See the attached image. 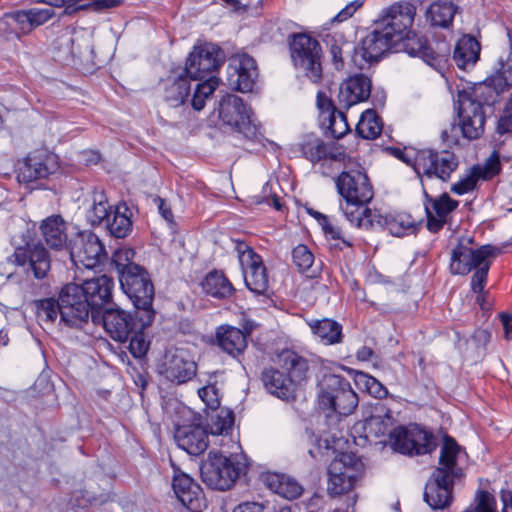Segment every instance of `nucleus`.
Returning a JSON list of instances; mask_svg holds the SVG:
<instances>
[{
    "instance_id": "obj_1",
    "label": "nucleus",
    "mask_w": 512,
    "mask_h": 512,
    "mask_svg": "<svg viewBox=\"0 0 512 512\" xmlns=\"http://www.w3.org/2000/svg\"><path fill=\"white\" fill-rule=\"evenodd\" d=\"M512 79L510 54L506 59L499 58L494 73L471 91L458 92L456 105L459 126L467 139H477L484 132L485 113L483 106L494 105L500 96L509 90Z\"/></svg>"
},
{
    "instance_id": "obj_2",
    "label": "nucleus",
    "mask_w": 512,
    "mask_h": 512,
    "mask_svg": "<svg viewBox=\"0 0 512 512\" xmlns=\"http://www.w3.org/2000/svg\"><path fill=\"white\" fill-rule=\"evenodd\" d=\"M134 252L131 249L118 250L113 255V263L119 273L123 292L141 314L142 327H148L155 318L153 300L154 285L147 270L132 262Z\"/></svg>"
},
{
    "instance_id": "obj_3",
    "label": "nucleus",
    "mask_w": 512,
    "mask_h": 512,
    "mask_svg": "<svg viewBox=\"0 0 512 512\" xmlns=\"http://www.w3.org/2000/svg\"><path fill=\"white\" fill-rule=\"evenodd\" d=\"M336 186L339 194L346 200L343 211L351 224L363 229H370L375 223L382 225V217L366 207L374 193L364 172H342L336 180Z\"/></svg>"
},
{
    "instance_id": "obj_4",
    "label": "nucleus",
    "mask_w": 512,
    "mask_h": 512,
    "mask_svg": "<svg viewBox=\"0 0 512 512\" xmlns=\"http://www.w3.org/2000/svg\"><path fill=\"white\" fill-rule=\"evenodd\" d=\"M460 450L453 438L445 436L439 466L432 472L424 490V500L434 510L444 509L453 501L454 483L463 477V470L457 464Z\"/></svg>"
},
{
    "instance_id": "obj_5",
    "label": "nucleus",
    "mask_w": 512,
    "mask_h": 512,
    "mask_svg": "<svg viewBox=\"0 0 512 512\" xmlns=\"http://www.w3.org/2000/svg\"><path fill=\"white\" fill-rule=\"evenodd\" d=\"M277 363L288 376L270 367L263 370L261 379L269 393L281 399H289L294 396L296 383L306 378L309 364L307 359L289 349L278 354Z\"/></svg>"
},
{
    "instance_id": "obj_6",
    "label": "nucleus",
    "mask_w": 512,
    "mask_h": 512,
    "mask_svg": "<svg viewBox=\"0 0 512 512\" xmlns=\"http://www.w3.org/2000/svg\"><path fill=\"white\" fill-rule=\"evenodd\" d=\"M319 406L339 415H350L358 405L359 399L350 382L336 374L325 375L318 395Z\"/></svg>"
},
{
    "instance_id": "obj_7",
    "label": "nucleus",
    "mask_w": 512,
    "mask_h": 512,
    "mask_svg": "<svg viewBox=\"0 0 512 512\" xmlns=\"http://www.w3.org/2000/svg\"><path fill=\"white\" fill-rule=\"evenodd\" d=\"M289 49L294 67L311 82L319 83L323 73L320 43L306 33H298L289 37Z\"/></svg>"
},
{
    "instance_id": "obj_8",
    "label": "nucleus",
    "mask_w": 512,
    "mask_h": 512,
    "mask_svg": "<svg viewBox=\"0 0 512 512\" xmlns=\"http://www.w3.org/2000/svg\"><path fill=\"white\" fill-rule=\"evenodd\" d=\"M244 465L232 457L218 452H210L201 465V477L204 483L216 490L230 489L242 471Z\"/></svg>"
},
{
    "instance_id": "obj_9",
    "label": "nucleus",
    "mask_w": 512,
    "mask_h": 512,
    "mask_svg": "<svg viewBox=\"0 0 512 512\" xmlns=\"http://www.w3.org/2000/svg\"><path fill=\"white\" fill-rule=\"evenodd\" d=\"M459 165L458 157L450 151L422 150L416 154L413 169L424 187V179L447 181Z\"/></svg>"
},
{
    "instance_id": "obj_10",
    "label": "nucleus",
    "mask_w": 512,
    "mask_h": 512,
    "mask_svg": "<svg viewBox=\"0 0 512 512\" xmlns=\"http://www.w3.org/2000/svg\"><path fill=\"white\" fill-rule=\"evenodd\" d=\"M361 466L354 453L338 454L328 467V494L331 497L348 494L354 488Z\"/></svg>"
},
{
    "instance_id": "obj_11",
    "label": "nucleus",
    "mask_w": 512,
    "mask_h": 512,
    "mask_svg": "<svg viewBox=\"0 0 512 512\" xmlns=\"http://www.w3.org/2000/svg\"><path fill=\"white\" fill-rule=\"evenodd\" d=\"M392 449L404 455H423L437 447L434 435L417 425L398 426L390 432Z\"/></svg>"
},
{
    "instance_id": "obj_12",
    "label": "nucleus",
    "mask_w": 512,
    "mask_h": 512,
    "mask_svg": "<svg viewBox=\"0 0 512 512\" xmlns=\"http://www.w3.org/2000/svg\"><path fill=\"white\" fill-rule=\"evenodd\" d=\"M60 321L68 327L79 328L88 322L91 309L80 286L75 283L65 285L59 293Z\"/></svg>"
},
{
    "instance_id": "obj_13",
    "label": "nucleus",
    "mask_w": 512,
    "mask_h": 512,
    "mask_svg": "<svg viewBox=\"0 0 512 512\" xmlns=\"http://www.w3.org/2000/svg\"><path fill=\"white\" fill-rule=\"evenodd\" d=\"M219 118L227 126L243 134L246 138L253 139L258 134V126L252 119L251 110L243 100L234 95L224 96L219 103Z\"/></svg>"
},
{
    "instance_id": "obj_14",
    "label": "nucleus",
    "mask_w": 512,
    "mask_h": 512,
    "mask_svg": "<svg viewBox=\"0 0 512 512\" xmlns=\"http://www.w3.org/2000/svg\"><path fill=\"white\" fill-rule=\"evenodd\" d=\"M225 58L224 51L215 44L196 45L190 52L183 71L190 79L201 80L218 70Z\"/></svg>"
},
{
    "instance_id": "obj_15",
    "label": "nucleus",
    "mask_w": 512,
    "mask_h": 512,
    "mask_svg": "<svg viewBox=\"0 0 512 512\" xmlns=\"http://www.w3.org/2000/svg\"><path fill=\"white\" fill-rule=\"evenodd\" d=\"M398 42L384 28L377 25V28L366 35L361 46L356 47L352 56L353 63L361 70L369 67L389 51Z\"/></svg>"
},
{
    "instance_id": "obj_16",
    "label": "nucleus",
    "mask_w": 512,
    "mask_h": 512,
    "mask_svg": "<svg viewBox=\"0 0 512 512\" xmlns=\"http://www.w3.org/2000/svg\"><path fill=\"white\" fill-rule=\"evenodd\" d=\"M70 257L75 265L92 269L106 259L107 254L99 237L90 232H79L70 247Z\"/></svg>"
},
{
    "instance_id": "obj_17",
    "label": "nucleus",
    "mask_w": 512,
    "mask_h": 512,
    "mask_svg": "<svg viewBox=\"0 0 512 512\" xmlns=\"http://www.w3.org/2000/svg\"><path fill=\"white\" fill-rule=\"evenodd\" d=\"M416 15V7L410 2L395 3L383 11L377 22L398 42L405 35L412 34L411 27Z\"/></svg>"
},
{
    "instance_id": "obj_18",
    "label": "nucleus",
    "mask_w": 512,
    "mask_h": 512,
    "mask_svg": "<svg viewBox=\"0 0 512 512\" xmlns=\"http://www.w3.org/2000/svg\"><path fill=\"white\" fill-rule=\"evenodd\" d=\"M141 314L136 309L135 315L120 308H106L101 315V321L105 331L112 339L118 342H126L135 330H144L142 327Z\"/></svg>"
},
{
    "instance_id": "obj_19",
    "label": "nucleus",
    "mask_w": 512,
    "mask_h": 512,
    "mask_svg": "<svg viewBox=\"0 0 512 512\" xmlns=\"http://www.w3.org/2000/svg\"><path fill=\"white\" fill-rule=\"evenodd\" d=\"M196 371L195 361L183 348L167 351L163 362L159 365V373L168 381L178 385L191 380L196 375Z\"/></svg>"
},
{
    "instance_id": "obj_20",
    "label": "nucleus",
    "mask_w": 512,
    "mask_h": 512,
    "mask_svg": "<svg viewBox=\"0 0 512 512\" xmlns=\"http://www.w3.org/2000/svg\"><path fill=\"white\" fill-rule=\"evenodd\" d=\"M11 259L16 265L24 267L26 272H31L38 280L46 278L51 269L50 254L40 243L17 247Z\"/></svg>"
},
{
    "instance_id": "obj_21",
    "label": "nucleus",
    "mask_w": 512,
    "mask_h": 512,
    "mask_svg": "<svg viewBox=\"0 0 512 512\" xmlns=\"http://www.w3.org/2000/svg\"><path fill=\"white\" fill-rule=\"evenodd\" d=\"M239 252L246 287L256 295H265L269 280L262 258L245 244L240 245Z\"/></svg>"
},
{
    "instance_id": "obj_22",
    "label": "nucleus",
    "mask_w": 512,
    "mask_h": 512,
    "mask_svg": "<svg viewBox=\"0 0 512 512\" xmlns=\"http://www.w3.org/2000/svg\"><path fill=\"white\" fill-rule=\"evenodd\" d=\"M258 77L256 61L246 53L229 58L227 81L231 88L242 93L250 92Z\"/></svg>"
},
{
    "instance_id": "obj_23",
    "label": "nucleus",
    "mask_w": 512,
    "mask_h": 512,
    "mask_svg": "<svg viewBox=\"0 0 512 512\" xmlns=\"http://www.w3.org/2000/svg\"><path fill=\"white\" fill-rule=\"evenodd\" d=\"M55 48L63 54L65 60L86 59L92 57L91 38L83 31L66 27L55 40Z\"/></svg>"
},
{
    "instance_id": "obj_24",
    "label": "nucleus",
    "mask_w": 512,
    "mask_h": 512,
    "mask_svg": "<svg viewBox=\"0 0 512 512\" xmlns=\"http://www.w3.org/2000/svg\"><path fill=\"white\" fill-rule=\"evenodd\" d=\"M80 286L84 297L87 298L93 322L99 319V310L112 300L114 282L111 277L101 275L84 281Z\"/></svg>"
},
{
    "instance_id": "obj_25",
    "label": "nucleus",
    "mask_w": 512,
    "mask_h": 512,
    "mask_svg": "<svg viewBox=\"0 0 512 512\" xmlns=\"http://www.w3.org/2000/svg\"><path fill=\"white\" fill-rule=\"evenodd\" d=\"M497 249L484 245L480 248L473 250L471 247L458 244L452 251L450 269L454 274H467L480 263L484 262L485 258L493 257Z\"/></svg>"
},
{
    "instance_id": "obj_26",
    "label": "nucleus",
    "mask_w": 512,
    "mask_h": 512,
    "mask_svg": "<svg viewBox=\"0 0 512 512\" xmlns=\"http://www.w3.org/2000/svg\"><path fill=\"white\" fill-rule=\"evenodd\" d=\"M58 169L56 156L45 151L35 152L27 156L19 169L20 181L33 182L47 178Z\"/></svg>"
},
{
    "instance_id": "obj_27",
    "label": "nucleus",
    "mask_w": 512,
    "mask_h": 512,
    "mask_svg": "<svg viewBox=\"0 0 512 512\" xmlns=\"http://www.w3.org/2000/svg\"><path fill=\"white\" fill-rule=\"evenodd\" d=\"M173 491L184 507L190 512H201L206 507L203 491L189 475L175 474L172 482Z\"/></svg>"
},
{
    "instance_id": "obj_28",
    "label": "nucleus",
    "mask_w": 512,
    "mask_h": 512,
    "mask_svg": "<svg viewBox=\"0 0 512 512\" xmlns=\"http://www.w3.org/2000/svg\"><path fill=\"white\" fill-rule=\"evenodd\" d=\"M370 93L371 80L363 74H356L340 85L337 105L340 106V109H349L360 102L366 101Z\"/></svg>"
},
{
    "instance_id": "obj_29",
    "label": "nucleus",
    "mask_w": 512,
    "mask_h": 512,
    "mask_svg": "<svg viewBox=\"0 0 512 512\" xmlns=\"http://www.w3.org/2000/svg\"><path fill=\"white\" fill-rule=\"evenodd\" d=\"M500 171L499 151L494 150L483 166L475 165L471 168L468 175L460 179L451 186V192L463 195L472 191L478 180H488L498 174Z\"/></svg>"
},
{
    "instance_id": "obj_30",
    "label": "nucleus",
    "mask_w": 512,
    "mask_h": 512,
    "mask_svg": "<svg viewBox=\"0 0 512 512\" xmlns=\"http://www.w3.org/2000/svg\"><path fill=\"white\" fill-rule=\"evenodd\" d=\"M174 438L178 447L190 455H200L208 447V431L199 424L178 425Z\"/></svg>"
},
{
    "instance_id": "obj_31",
    "label": "nucleus",
    "mask_w": 512,
    "mask_h": 512,
    "mask_svg": "<svg viewBox=\"0 0 512 512\" xmlns=\"http://www.w3.org/2000/svg\"><path fill=\"white\" fill-rule=\"evenodd\" d=\"M424 195L429 202V204H425L427 229L432 233H436L442 229L448 215L457 208L458 202L450 198L447 193L433 199L424 190Z\"/></svg>"
},
{
    "instance_id": "obj_32",
    "label": "nucleus",
    "mask_w": 512,
    "mask_h": 512,
    "mask_svg": "<svg viewBox=\"0 0 512 512\" xmlns=\"http://www.w3.org/2000/svg\"><path fill=\"white\" fill-rule=\"evenodd\" d=\"M39 229L44 242L50 249L62 251L69 248L68 224L61 215H51L45 218Z\"/></svg>"
},
{
    "instance_id": "obj_33",
    "label": "nucleus",
    "mask_w": 512,
    "mask_h": 512,
    "mask_svg": "<svg viewBox=\"0 0 512 512\" xmlns=\"http://www.w3.org/2000/svg\"><path fill=\"white\" fill-rule=\"evenodd\" d=\"M302 155L313 164L326 161H341L345 154L336 146L335 143H325L317 137H308L301 144Z\"/></svg>"
},
{
    "instance_id": "obj_34",
    "label": "nucleus",
    "mask_w": 512,
    "mask_h": 512,
    "mask_svg": "<svg viewBox=\"0 0 512 512\" xmlns=\"http://www.w3.org/2000/svg\"><path fill=\"white\" fill-rule=\"evenodd\" d=\"M402 48L410 56L419 57L431 67L438 69L443 61L442 56L436 54L428 45L427 40L422 36L416 35L414 32L410 35H405L400 41Z\"/></svg>"
},
{
    "instance_id": "obj_35",
    "label": "nucleus",
    "mask_w": 512,
    "mask_h": 512,
    "mask_svg": "<svg viewBox=\"0 0 512 512\" xmlns=\"http://www.w3.org/2000/svg\"><path fill=\"white\" fill-rule=\"evenodd\" d=\"M263 482L272 492L288 500L297 499L303 493L302 485L285 474L267 473L263 476Z\"/></svg>"
},
{
    "instance_id": "obj_36",
    "label": "nucleus",
    "mask_w": 512,
    "mask_h": 512,
    "mask_svg": "<svg viewBox=\"0 0 512 512\" xmlns=\"http://www.w3.org/2000/svg\"><path fill=\"white\" fill-rule=\"evenodd\" d=\"M219 347L226 353L237 356L247 347L246 335L239 328L221 326L216 331Z\"/></svg>"
},
{
    "instance_id": "obj_37",
    "label": "nucleus",
    "mask_w": 512,
    "mask_h": 512,
    "mask_svg": "<svg viewBox=\"0 0 512 512\" xmlns=\"http://www.w3.org/2000/svg\"><path fill=\"white\" fill-rule=\"evenodd\" d=\"M189 79L184 71L168 78L164 99L170 106L178 107L185 102L190 91Z\"/></svg>"
},
{
    "instance_id": "obj_38",
    "label": "nucleus",
    "mask_w": 512,
    "mask_h": 512,
    "mask_svg": "<svg viewBox=\"0 0 512 512\" xmlns=\"http://www.w3.org/2000/svg\"><path fill=\"white\" fill-rule=\"evenodd\" d=\"M480 44L472 36L465 35L460 38L455 46L453 59L461 69L473 66L479 59Z\"/></svg>"
},
{
    "instance_id": "obj_39",
    "label": "nucleus",
    "mask_w": 512,
    "mask_h": 512,
    "mask_svg": "<svg viewBox=\"0 0 512 512\" xmlns=\"http://www.w3.org/2000/svg\"><path fill=\"white\" fill-rule=\"evenodd\" d=\"M324 43L328 49V53L331 57V61L337 70H341L344 67V54H350L357 48L352 42L347 41L343 34L333 33L326 35Z\"/></svg>"
},
{
    "instance_id": "obj_40",
    "label": "nucleus",
    "mask_w": 512,
    "mask_h": 512,
    "mask_svg": "<svg viewBox=\"0 0 512 512\" xmlns=\"http://www.w3.org/2000/svg\"><path fill=\"white\" fill-rule=\"evenodd\" d=\"M130 210L126 204L117 205L105 223L106 229L115 238H125L132 230Z\"/></svg>"
},
{
    "instance_id": "obj_41",
    "label": "nucleus",
    "mask_w": 512,
    "mask_h": 512,
    "mask_svg": "<svg viewBox=\"0 0 512 512\" xmlns=\"http://www.w3.org/2000/svg\"><path fill=\"white\" fill-rule=\"evenodd\" d=\"M202 288L206 294L225 299L231 297L235 289L224 273L214 270L209 272L202 281Z\"/></svg>"
},
{
    "instance_id": "obj_42",
    "label": "nucleus",
    "mask_w": 512,
    "mask_h": 512,
    "mask_svg": "<svg viewBox=\"0 0 512 512\" xmlns=\"http://www.w3.org/2000/svg\"><path fill=\"white\" fill-rule=\"evenodd\" d=\"M317 102L321 109L325 107L329 109L332 107V113L330 116L329 130L334 138L340 139L350 131V127L347 122V117L344 113L345 109H340V106L334 107L329 99L322 93L317 94Z\"/></svg>"
},
{
    "instance_id": "obj_43",
    "label": "nucleus",
    "mask_w": 512,
    "mask_h": 512,
    "mask_svg": "<svg viewBox=\"0 0 512 512\" xmlns=\"http://www.w3.org/2000/svg\"><path fill=\"white\" fill-rule=\"evenodd\" d=\"M376 412L377 413L371 415L365 420L364 429L367 436L371 435L378 438L386 434L390 435V432L392 431L391 428L393 426L391 411L387 408L381 407L380 409H376Z\"/></svg>"
},
{
    "instance_id": "obj_44",
    "label": "nucleus",
    "mask_w": 512,
    "mask_h": 512,
    "mask_svg": "<svg viewBox=\"0 0 512 512\" xmlns=\"http://www.w3.org/2000/svg\"><path fill=\"white\" fill-rule=\"evenodd\" d=\"M309 326L325 344L332 345L342 341V326L334 320H316L310 322Z\"/></svg>"
},
{
    "instance_id": "obj_45",
    "label": "nucleus",
    "mask_w": 512,
    "mask_h": 512,
    "mask_svg": "<svg viewBox=\"0 0 512 512\" xmlns=\"http://www.w3.org/2000/svg\"><path fill=\"white\" fill-rule=\"evenodd\" d=\"M457 10V6L452 2H434L427 10V18L430 20L431 25L447 28L452 23Z\"/></svg>"
},
{
    "instance_id": "obj_46",
    "label": "nucleus",
    "mask_w": 512,
    "mask_h": 512,
    "mask_svg": "<svg viewBox=\"0 0 512 512\" xmlns=\"http://www.w3.org/2000/svg\"><path fill=\"white\" fill-rule=\"evenodd\" d=\"M383 128L381 118L372 109L364 111L356 126L357 134L368 140L376 139L380 136Z\"/></svg>"
},
{
    "instance_id": "obj_47",
    "label": "nucleus",
    "mask_w": 512,
    "mask_h": 512,
    "mask_svg": "<svg viewBox=\"0 0 512 512\" xmlns=\"http://www.w3.org/2000/svg\"><path fill=\"white\" fill-rule=\"evenodd\" d=\"M113 209L105 194L102 191H95L92 197V206L87 212V219L92 226L106 223Z\"/></svg>"
},
{
    "instance_id": "obj_48",
    "label": "nucleus",
    "mask_w": 512,
    "mask_h": 512,
    "mask_svg": "<svg viewBox=\"0 0 512 512\" xmlns=\"http://www.w3.org/2000/svg\"><path fill=\"white\" fill-rule=\"evenodd\" d=\"M234 414L229 409H221L210 416L207 424L212 435H227L233 428Z\"/></svg>"
},
{
    "instance_id": "obj_49",
    "label": "nucleus",
    "mask_w": 512,
    "mask_h": 512,
    "mask_svg": "<svg viewBox=\"0 0 512 512\" xmlns=\"http://www.w3.org/2000/svg\"><path fill=\"white\" fill-rule=\"evenodd\" d=\"M32 305L39 322L52 323L60 315L59 301L54 298L35 300Z\"/></svg>"
},
{
    "instance_id": "obj_50",
    "label": "nucleus",
    "mask_w": 512,
    "mask_h": 512,
    "mask_svg": "<svg viewBox=\"0 0 512 512\" xmlns=\"http://www.w3.org/2000/svg\"><path fill=\"white\" fill-rule=\"evenodd\" d=\"M219 85L217 77L210 76L205 81L196 85L191 103L195 110H201L205 106L206 100L213 94Z\"/></svg>"
},
{
    "instance_id": "obj_51",
    "label": "nucleus",
    "mask_w": 512,
    "mask_h": 512,
    "mask_svg": "<svg viewBox=\"0 0 512 512\" xmlns=\"http://www.w3.org/2000/svg\"><path fill=\"white\" fill-rule=\"evenodd\" d=\"M355 382L375 398L381 399L388 394V390L376 378L364 372L356 374Z\"/></svg>"
},
{
    "instance_id": "obj_52",
    "label": "nucleus",
    "mask_w": 512,
    "mask_h": 512,
    "mask_svg": "<svg viewBox=\"0 0 512 512\" xmlns=\"http://www.w3.org/2000/svg\"><path fill=\"white\" fill-rule=\"evenodd\" d=\"M468 512H497L494 496L485 490H477L473 503L466 509Z\"/></svg>"
},
{
    "instance_id": "obj_53",
    "label": "nucleus",
    "mask_w": 512,
    "mask_h": 512,
    "mask_svg": "<svg viewBox=\"0 0 512 512\" xmlns=\"http://www.w3.org/2000/svg\"><path fill=\"white\" fill-rule=\"evenodd\" d=\"M144 330H135L132 332L129 340V351L135 358H142L146 355L149 348V341L146 340Z\"/></svg>"
},
{
    "instance_id": "obj_54",
    "label": "nucleus",
    "mask_w": 512,
    "mask_h": 512,
    "mask_svg": "<svg viewBox=\"0 0 512 512\" xmlns=\"http://www.w3.org/2000/svg\"><path fill=\"white\" fill-rule=\"evenodd\" d=\"M292 259L293 263L300 271L308 270L314 262L313 254L307 246L302 244L292 250Z\"/></svg>"
},
{
    "instance_id": "obj_55",
    "label": "nucleus",
    "mask_w": 512,
    "mask_h": 512,
    "mask_svg": "<svg viewBox=\"0 0 512 512\" xmlns=\"http://www.w3.org/2000/svg\"><path fill=\"white\" fill-rule=\"evenodd\" d=\"M490 268L489 258H485L483 263L473 268L475 270L472 280L471 289L475 293H481L487 282V275Z\"/></svg>"
},
{
    "instance_id": "obj_56",
    "label": "nucleus",
    "mask_w": 512,
    "mask_h": 512,
    "mask_svg": "<svg viewBox=\"0 0 512 512\" xmlns=\"http://www.w3.org/2000/svg\"><path fill=\"white\" fill-rule=\"evenodd\" d=\"M315 217L317 218V220H318L319 224L321 225L323 232L327 238H331L334 240H342V242L347 247L352 246V244L349 241L345 240L342 237L341 229L338 226L333 225L327 216H325L319 212H316Z\"/></svg>"
},
{
    "instance_id": "obj_57",
    "label": "nucleus",
    "mask_w": 512,
    "mask_h": 512,
    "mask_svg": "<svg viewBox=\"0 0 512 512\" xmlns=\"http://www.w3.org/2000/svg\"><path fill=\"white\" fill-rule=\"evenodd\" d=\"M198 395L211 410L218 409L220 405L218 389L215 385H207L198 390Z\"/></svg>"
},
{
    "instance_id": "obj_58",
    "label": "nucleus",
    "mask_w": 512,
    "mask_h": 512,
    "mask_svg": "<svg viewBox=\"0 0 512 512\" xmlns=\"http://www.w3.org/2000/svg\"><path fill=\"white\" fill-rule=\"evenodd\" d=\"M32 25V28H36L40 25H43L52 17H54L55 12L51 7L48 8H31L26 10Z\"/></svg>"
},
{
    "instance_id": "obj_59",
    "label": "nucleus",
    "mask_w": 512,
    "mask_h": 512,
    "mask_svg": "<svg viewBox=\"0 0 512 512\" xmlns=\"http://www.w3.org/2000/svg\"><path fill=\"white\" fill-rule=\"evenodd\" d=\"M19 38L30 33L33 28L26 10L12 12Z\"/></svg>"
},
{
    "instance_id": "obj_60",
    "label": "nucleus",
    "mask_w": 512,
    "mask_h": 512,
    "mask_svg": "<svg viewBox=\"0 0 512 512\" xmlns=\"http://www.w3.org/2000/svg\"><path fill=\"white\" fill-rule=\"evenodd\" d=\"M0 34L6 38H19L12 12L4 14L0 18Z\"/></svg>"
},
{
    "instance_id": "obj_61",
    "label": "nucleus",
    "mask_w": 512,
    "mask_h": 512,
    "mask_svg": "<svg viewBox=\"0 0 512 512\" xmlns=\"http://www.w3.org/2000/svg\"><path fill=\"white\" fill-rule=\"evenodd\" d=\"M512 102V98L510 97L504 111V115L501 116L498 120L496 133L499 136H502L506 133H510L512 130V113L509 110V104Z\"/></svg>"
},
{
    "instance_id": "obj_62",
    "label": "nucleus",
    "mask_w": 512,
    "mask_h": 512,
    "mask_svg": "<svg viewBox=\"0 0 512 512\" xmlns=\"http://www.w3.org/2000/svg\"><path fill=\"white\" fill-rule=\"evenodd\" d=\"M363 0H354L348 3L338 14L333 18V21L343 22L354 15V13L362 7Z\"/></svg>"
},
{
    "instance_id": "obj_63",
    "label": "nucleus",
    "mask_w": 512,
    "mask_h": 512,
    "mask_svg": "<svg viewBox=\"0 0 512 512\" xmlns=\"http://www.w3.org/2000/svg\"><path fill=\"white\" fill-rule=\"evenodd\" d=\"M389 229L392 234L396 236H402L408 231H414V224L411 221L400 218L399 220H394L391 222L389 224Z\"/></svg>"
},
{
    "instance_id": "obj_64",
    "label": "nucleus",
    "mask_w": 512,
    "mask_h": 512,
    "mask_svg": "<svg viewBox=\"0 0 512 512\" xmlns=\"http://www.w3.org/2000/svg\"><path fill=\"white\" fill-rule=\"evenodd\" d=\"M263 505L256 502H245L239 504L233 512H263Z\"/></svg>"
}]
</instances>
